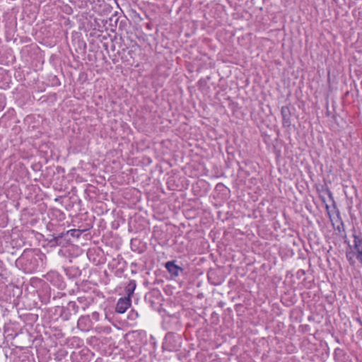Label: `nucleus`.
I'll return each instance as SVG.
<instances>
[{
	"label": "nucleus",
	"mask_w": 362,
	"mask_h": 362,
	"mask_svg": "<svg viewBox=\"0 0 362 362\" xmlns=\"http://www.w3.org/2000/svg\"><path fill=\"white\" fill-rule=\"evenodd\" d=\"M67 233H70V235L73 237H76L78 238L81 235V232L79 230L72 229L67 232Z\"/></svg>",
	"instance_id": "nucleus-13"
},
{
	"label": "nucleus",
	"mask_w": 362,
	"mask_h": 362,
	"mask_svg": "<svg viewBox=\"0 0 362 362\" xmlns=\"http://www.w3.org/2000/svg\"><path fill=\"white\" fill-rule=\"evenodd\" d=\"M110 13H111L110 16L103 19L102 23H124L125 17L122 16V12L114 11L112 13V9H110Z\"/></svg>",
	"instance_id": "nucleus-8"
},
{
	"label": "nucleus",
	"mask_w": 362,
	"mask_h": 362,
	"mask_svg": "<svg viewBox=\"0 0 362 362\" xmlns=\"http://www.w3.org/2000/svg\"><path fill=\"white\" fill-rule=\"evenodd\" d=\"M105 329L110 330V327H107Z\"/></svg>",
	"instance_id": "nucleus-23"
},
{
	"label": "nucleus",
	"mask_w": 362,
	"mask_h": 362,
	"mask_svg": "<svg viewBox=\"0 0 362 362\" xmlns=\"http://www.w3.org/2000/svg\"><path fill=\"white\" fill-rule=\"evenodd\" d=\"M276 157H279V151L276 152Z\"/></svg>",
	"instance_id": "nucleus-20"
},
{
	"label": "nucleus",
	"mask_w": 362,
	"mask_h": 362,
	"mask_svg": "<svg viewBox=\"0 0 362 362\" xmlns=\"http://www.w3.org/2000/svg\"><path fill=\"white\" fill-rule=\"evenodd\" d=\"M352 231L354 240L351 247L353 251L362 250V233L360 231L357 233L354 228H353Z\"/></svg>",
	"instance_id": "nucleus-7"
},
{
	"label": "nucleus",
	"mask_w": 362,
	"mask_h": 362,
	"mask_svg": "<svg viewBox=\"0 0 362 362\" xmlns=\"http://www.w3.org/2000/svg\"><path fill=\"white\" fill-rule=\"evenodd\" d=\"M322 191L325 192L330 199H333L332 193L327 186L322 187Z\"/></svg>",
	"instance_id": "nucleus-14"
},
{
	"label": "nucleus",
	"mask_w": 362,
	"mask_h": 362,
	"mask_svg": "<svg viewBox=\"0 0 362 362\" xmlns=\"http://www.w3.org/2000/svg\"><path fill=\"white\" fill-rule=\"evenodd\" d=\"M165 268L168 270V272L174 276H178L180 272L183 271L182 268L176 265L174 261L167 262L165 263Z\"/></svg>",
	"instance_id": "nucleus-9"
},
{
	"label": "nucleus",
	"mask_w": 362,
	"mask_h": 362,
	"mask_svg": "<svg viewBox=\"0 0 362 362\" xmlns=\"http://www.w3.org/2000/svg\"><path fill=\"white\" fill-rule=\"evenodd\" d=\"M358 332H359L361 334H362V329H359V330H358Z\"/></svg>",
	"instance_id": "nucleus-21"
},
{
	"label": "nucleus",
	"mask_w": 362,
	"mask_h": 362,
	"mask_svg": "<svg viewBox=\"0 0 362 362\" xmlns=\"http://www.w3.org/2000/svg\"><path fill=\"white\" fill-rule=\"evenodd\" d=\"M110 25H112H112H113V24H110ZM114 25H115V27H116V26H117V24H114Z\"/></svg>",
	"instance_id": "nucleus-24"
},
{
	"label": "nucleus",
	"mask_w": 362,
	"mask_h": 362,
	"mask_svg": "<svg viewBox=\"0 0 362 362\" xmlns=\"http://www.w3.org/2000/svg\"><path fill=\"white\" fill-rule=\"evenodd\" d=\"M340 351V349H335V353H337V351Z\"/></svg>",
	"instance_id": "nucleus-22"
},
{
	"label": "nucleus",
	"mask_w": 362,
	"mask_h": 362,
	"mask_svg": "<svg viewBox=\"0 0 362 362\" xmlns=\"http://www.w3.org/2000/svg\"><path fill=\"white\" fill-rule=\"evenodd\" d=\"M132 300L129 297L120 298L116 305V312L118 313H124L131 306Z\"/></svg>",
	"instance_id": "nucleus-6"
},
{
	"label": "nucleus",
	"mask_w": 362,
	"mask_h": 362,
	"mask_svg": "<svg viewBox=\"0 0 362 362\" xmlns=\"http://www.w3.org/2000/svg\"><path fill=\"white\" fill-rule=\"evenodd\" d=\"M346 258L351 266H354L356 264L355 258L358 262L362 259V250L353 251L351 245L349 244L346 250Z\"/></svg>",
	"instance_id": "nucleus-4"
},
{
	"label": "nucleus",
	"mask_w": 362,
	"mask_h": 362,
	"mask_svg": "<svg viewBox=\"0 0 362 362\" xmlns=\"http://www.w3.org/2000/svg\"><path fill=\"white\" fill-rule=\"evenodd\" d=\"M136 287V283L135 280H130L127 286L125 287V293L127 294L126 297H129V298L134 294V292Z\"/></svg>",
	"instance_id": "nucleus-11"
},
{
	"label": "nucleus",
	"mask_w": 362,
	"mask_h": 362,
	"mask_svg": "<svg viewBox=\"0 0 362 362\" xmlns=\"http://www.w3.org/2000/svg\"><path fill=\"white\" fill-rule=\"evenodd\" d=\"M278 327H279V328H280L281 327H284V324L283 323H279L278 325Z\"/></svg>",
	"instance_id": "nucleus-17"
},
{
	"label": "nucleus",
	"mask_w": 362,
	"mask_h": 362,
	"mask_svg": "<svg viewBox=\"0 0 362 362\" xmlns=\"http://www.w3.org/2000/svg\"><path fill=\"white\" fill-rule=\"evenodd\" d=\"M16 264L25 273H33L38 267V261L33 251H24L21 256L17 259Z\"/></svg>",
	"instance_id": "nucleus-1"
},
{
	"label": "nucleus",
	"mask_w": 362,
	"mask_h": 362,
	"mask_svg": "<svg viewBox=\"0 0 362 362\" xmlns=\"http://www.w3.org/2000/svg\"><path fill=\"white\" fill-rule=\"evenodd\" d=\"M92 325L89 315H82L78 320L77 327L83 332H88L92 328Z\"/></svg>",
	"instance_id": "nucleus-5"
},
{
	"label": "nucleus",
	"mask_w": 362,
	"mask_h": 362,
	"mask_svg": "<svg viewBox=\"0 0 362 362\" xmlns=\"http://www.w3.org/2000/svg\"><path fill=\"white\" fill-rule=\"evenodd\" d=\"M282 115L283 124L284 127H290L291 124V112L288 106H283L281 110Z\"/></svg>",
	"instance_id": "nucleus-10"
},
{
	"label": "nucleus",
	"mask_w": 362,
	"mask_h": 362,
	"mask_svg": "<svg viewBox=\"0 0 362 362\" xmlns=\"http://www.w3.org/2000/svg\"><path fill=\"white\" fill-rule=\"evenodd\" d=\"M78 300L79 302L82 303V298H78Z\"/></svg>",
	"instance_id": "nucleus-19"
},
{
	"label": "nucleus",
	"mask_w": 362,
	"mask_h": 362,
	"mask_svg": "<svg viewBox=\"0 0 362 362\" xmlns=\"http://www.w3.org/2000/svg\"><path fill=\"white\" fill-rule=\"evenodd\" d=\"M91 317H92V320H93L95 321H98L100 319V315L98 312H93L91 314Z\"/></svg>",
	"instance_id": "nucleus-15"
},
{
	"label": "nucleus",
	"mask_w": 362,
	"mask_h": 362,
	"mask_svg": "<svg viewBox=\"0 0 362 362\" xmlns=\"http://www.w3.org/2000/svg\"><path fill=\"white\" fill-rule=\"evenodd\" d=\"M299 273H300V274H305V271H304V270H303V269H300V270L298 272V274H299Z\"/></svg>",
	"instance_id": "nucleus-16"
},
{
	"label": "nucleus",
	"mask_w": 362,
	"mask_h": 362,
	"mask_svg": "<svg viewBox=\"0 0 362 362\" xmlns=\"http://www.w3.org/2000/svg\"><path fill=\"white\" fill-rule=\"evenodd\" d=\"M182 338L178 334L168 333L163 343V349L168 351H177L181 347Z\"/></svg>",
	"instance_id": "nucleus-2"
},
{
	"label": "nucleus",
	"mask_w": 362,
	"mask_h": 362,
	"mask_svg": "<svg viewBox=\"0 0 362 362\" xmlns=\"http://www.w3.org/2000/svg\"><path fill=\"white\" fill-rule=\"evenodd\" d=\"M357 320L360 323V325L362 326V321L359 318H358Z\"/></svg>",
	"instance_id": "nucleus-18"
},
{
	"label": "nucleus",
	"mask_w": 362,
	"mask_h": 362,
	"mask_svg": "<svg viewBox=\"0 0 362 362\" xmlns=\"http://www.w3.org/2000/svg\"><path fill=\"white\" fill-rule=\"evenodd\" d=\"M105 24H82V26L79 28L80 30H84L86 32V35H89L93 37H99L102 28L105 27Z\"/></svg>",
	"instance_id": "nucleus-3"
},
{
	"label": "nucleus",
	"mask_w": 362,
	"mask_h": 362,
	"mask_svg": "<svg viewBox=\"0 0 362 362\" xmlns=\"http://www.w3.org/2000/svg\"><path fill=\"white\" fill-rule=\"evenodd\" d=\"M359 262L362 264V259H361V261H359Z\"/></svg>",
	"instance_id": "nucleus-25"
},
{
	"label": "nucleus",
	"mask_w": 362,
	"mask_h": 362,
	"mask_svg": "<svg viewBox=\"0 0 362 362\" xmlns=\"http://www.w3.org/2000/svg\"><path fill=\"white\" fill-rule=\"evenodd\" d=\"M68 308L75 314L78 312V306L75 301H70L68 303Z\"/></svg>",
	"instance_id": "nucleus-12"
}]
</instances>
